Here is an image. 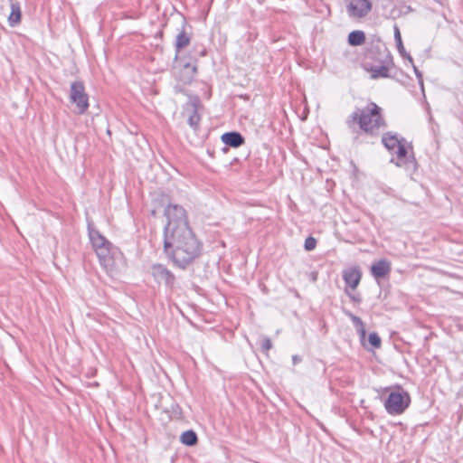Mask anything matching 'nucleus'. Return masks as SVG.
Instances as JSON below:
<instances>
[{"mask_svg":"<svg viewBox=\"0 0 463 463\" xmlns=\"http://www.w3.org/2000/svg\"><path fill=\"white\" fill-rule=\"evenodd\" d=\"M164 249L171 260H194L199 257L202 245L191 229H185L172 240H164Z\"/></svg>","mask_w":463,"mask_h":463,"instance_id":"nucleus-1","label":"nucleus"},{"mask_svg":"<svg viewBox=\"0 0 463 463\" xmlns=\"http://www.w3.org/2000/svg\"><path fill=\"white\" fill-rule=\"evenodd\" d=\"M357 123L361 130L371 136L379 134L381 128L385 127L384 119L381 114V108L375 103H370L364 109H357L349 117L347 124L351 128Z\"/></svg>","mask_w":463,"mask_h":463,"instance_id":"nucleus-2","label":"nucleus"},{"mask_svg":"<svg viewBox=\"0 0 463 463\" xmlns=\"http://www.w3.org/2000/svg\"><path fill=\"white\" fill-rule=\"evenodd\" d=\"M167 224L164 231V239L172 240L176 234L190 229L185 210L177 204H169L165 210Z\"/></svg>","mask_w":463,"mask_h":463,"instance_id":"nucleus-3","label":"nucleus"},{"mask_svg":"<svg viewBox=\"0 0 463 463\" xmlns=\"http://www.w3.org/2000/svg\"><path fill=\"white\" fill-rule=\"evenodd\" d=\"M389 392L388 397L384 401V408L391 415H400L410 406V394L402 387L396 386L393 389L386 388Z\"/></svg>","mask_w":463,"mask_h":463,"instance_id":"nucleus-4","label":"nucleus"},{"mask_svg":"<svg viewBox=\"0 0 463 463\" xmlns=\"http://www.w3.org/2000/svg\"><path fill=\"white\" fill-rule=\"evenodd\" d=\"M89 236L92 247L99 260H115L116 250L111 248V243L95 229H89Z\"/></svg>","mask_w":463,"mask_h":463,"instance_id":"nucleus-5","label":"nucleus"},{"mask_svg":"<svg viewBox=\"0 0 463 463\" xmlns=\"http://www.w3.org/2000/svg\"><path fill=\"white\" fill-rule=\"evenodd\" d=\"M380 58L382 59L381 64H367V71L371 73V78L392 77V71L394 69V62L390 51L383 50Z\"/></svg>","mask_w":463,"mask_h":463,"instance_id":"nucleus-6","label":"nucleus"},{"mask_svg":"<svg viewBox=\"0 0 463 463\" xmlns=\"http://www.w3.org/2000/svg\"><path fill=\"white\" fill-rule=\"evenodd\" d=\"M392 153L396 155V158L392 157L390 161L391 163L398 167H412L416 169L417 163L412 153V146L406 139Z\"/></svg>","mask_w":463,"mask_h":463,"instance_id":"nucleus-7","label":"nucleus"},{"mask_svg":"<svg viewBox=\"0 0 463 463\" xmlns=\"http://www.w3.org/2000/svg\"><path fill=\"white\" fill-rule=\"evenodd\" d=\"M346 13L352 20H361L366 17L373 8L372 0H347Z\"/></svg>","mask_w":463,"mask_h":463,"instance_id":"nucleus-8","label":"nucleus"},{"mask_svg":"<svg viewBox=\"0 0 463 463\" xmlns=\"http://www.w3.org/2000/svg\"><path fill=\"white\" fill-rule=\"evenodd\" d=\"M70 99L72 103L76 104L79 114H83L87 111L89 98L81 81H74L71 84Z\"/></svg>","mask_w":463,"mask_h":463,"instance_id":"nucleus-9","label":"nucleus"},{"mask_svg":"<svg viewBox=\"0 0 463 463\" xmlns=\"http://www.w3.org/2000/svg\"><path fill=\"white\" fill-rule=\"evenodd\" d=\"M362 278V271L358 267H352L343 271V279L346 284L347 288L354 290Z\"/></svg>","mask_w":463,"mask_h":463,"instance_id":"nucleus-10","label":"nucleus"},{"mask_svg":"<svg viewBox=\"0 0 463 463\" xmlns=\"http://www.w3.org/2000/svg\"><path fill=\"white\" fill-rule=\"evenodd\" d=\"M153 276L158 282H165V285L171 286L174 283V275L165 269L162 264L158 263L153 266Z\"/></svg>","mask_w":463,"mask_h":463,"instance_id":"nucleus-11","label":"nucleus"},{"mask_svg":"<svg viewBox=\"0 0 463 463\" xmlns=\"http://www.w3.org/2000/svg\"><path fill=\"white\" fill-rule=\"evenodd\" d=\"M383 50L389 51L387 47L381 42H377L376 44L368 49L365 53V59L367 61H371V62L367 61V64H381L380 61L382 59L380 57L382 52H383Z\"/></svg>","mask_w":463,"mask_h":463,"instance_id":"nucleus-12","label":"nucleus"},{"mask_svg":"<svg viewBox=\"0 0 463 463\" xmlns=\"http://www.w3.org/2000/svg\"><path fill=\"white\" fill-rule=\"evenodd\" d=\"M178 67L182 71L181 80L184 83L191 82L196 72V66L190 62H184L182 61H178L176 60V65L175 66V69H177Z\"/></svg>","mask_w":463,"mask_h":463,"instance_id":"nucleus-13","label":"nucleus"},{"mask_svg":"<svg viewBox=\"0 0 463 463\" xmlns=\"http://www.w3.org/2000/svg\"><path fill=\"white\" fill-rule=\"evenodd\" d=\"M221 139L225 145L234 148L241 146L245 142L242 135L236 131L222 134Z\"/></svg>","mask_w":463,"mask_h":463,"instance_id":"nucleus-14","label":"nucleus"},{"mask_svg":"<svg viewBox=\"0 0 463 463\" xmlns=\"http://www.w3.org/2000/svg\"><path fill=\"white\" fill-rule=\"evenodd\" d=\"M404 140L405 138L399 137L397 134L392 132H387L382 137V143L390 152L394 151Z\"/></svg>","mask_w":463,"mask_h":463,"instance_id":"nucleus-15","label":"nucleus"},{"mask_svg":"<svg viewBox=\"0 0 463 463\" xmlns=\"http://www.w3.org/2000/svg\"><path fill=\"white\" fill-rule=\"evenodd\" d=\"M185 24H186L185 21L183 20V29L181 32L178 33V34L175 37V52H176L175 60H177L178 53L180 52V51L182 49L185 48L186 46H188L190 43V41H191L190 36L184 31Z\"/></svg>","mask_w":463,"mask_h":463,"instance_id":"nucleus-16","label":"nucleus"},{"mask_svg":"<svg viewBox=\"0 0 463 463\" xmlns=\"http://www.w3.org/2000/svg\"><path fill=\"white\" fill-rule=\"evenodd\" d=\"M11 13L8 16V23L11 26H14L21 22L22 12L20 3L17 0H9Z\"/></svg>","mask_w":463,"mask_h":463,"instance_id":"nucleus-17","label":"nucleus"},{"mask_svg":"<svg viewBox=\"0 0 463 463\" xmlns=\"http://www.w3.org/2000/svg\"><path fill=\"white\" fill-rule=\"evenodd\" d=\"M391 271L390 262H374L371 267L372 275L380 279L386 277Z\"/></svg>","mask_w":463,"mask_h":463,"instance_id":"nucleus-18","label":"nucleus"},{"mask_svg":"<svg viewBox=\"0 0 463 463\" xmlns=\"http://www.w3.org/2000/svg\"><path fill=\"white\" fill-rule=\"evenodd\" d=\"M344 314L350 318V320L353 322L354 326L356 327L357 333L360 336L361 341H364L365 338L366 331L365 326L362 319L354 315L349 310H344Z\"/></svg>","mask_w":463,"mask_h":463,"instance_id":"nucleus-19","label":"nucleus"},{"mask_svg":"<svg viewBox=\"0 0 463 463\" xmlns=\"http://www.w3.org/2000/svg\"><path fill=\"white\" fill-rule=\"evenodd\" d=\"M394 39L397 45V49L402 57L407 59L411 63H412V57L405 51V48L402 43L400 29L395 26L394 27Z\"/></svg>","mask_w":463,"mask_h":463,"instance_id":"nucleus-20","label":"nucleus"},{"mask_svg":"<svg viewBox=\"0 0 463 463\" xmlns=\"http://www.w3.org/2000/svg\"><path fill=\"white\" fill-rule=\"evenodd\" d=\"M365 41V34L363 31H353L348 35V43L352 46L362 45Z\"/></svg>","mask_w":463,"mask_h":463,"instance_id":"nucleus-21","label":"nucleus"},{"mask_svg":"<svg viewBox=\"0 0 463 463\" xmlns=\"http://www.w3.org/2000/svg\"><path fill=\"white\" fill-rule=\"evenodd\" d=\"M180 441L186 446H194L198 442V438L194 430H189L181 434Z\"/></svg>","mask_w":463,"mask_h":463,"instance_id":"nucleus-22","label":"nucleus"},{"mask_svg":"<svg viewBox=\"0 0 463 463\" xmlns=\"http://www.w3.org/2000/svg\"><path fill=\"white\" fill-rule=\"evenodd\" d=\"M200 122V116L197 112L195 104L192 105L190 115L188 117V124L194 130L198 128Z\"/></svg>","mask_w":463,"mask_h":463,"instance_id":"nucleus-23","label":"nucleus"},{"mask_svg":"<svg viewBox=\"0 0 463 463\" xmlns=\"http://www.w3.org/2000/svg\"><path fill=\"white\" fill-rule=\"evenodd\" d=\"M368 341L370 345L374 348H379L381 346V338L376 333H371L368 337Z\"/></svg>","mask_w":463,"mask_h":463,"instance_id":"nucleus-24","label":"nucleus"},{"mask_svg":"<svg viewBox=\"0 0 463 463\" xmlns=\"http://www.w3.org/2000/svg\"><path fill=\"white\" fill-rule=\"evenodd\" d=\"M316 245H317L316 239L309 236L306 239L304 247L307 250H312L316 248Z\"/></svg>","mask_w":463,"mask_h":463,"instance_id":"nucleus-25","label":"nucleus"},{"mask_svg":"<svg viewBox=\"0 0 463 463\" xmlns=\"http://www.w3.org/2000/svg\"><path fill=\"white\" fill-rule=\"evenodd\" d=\"M412 64V67H413V71H414V73L418 79V81H419V84L421 88V90H423V76H422V73L419 71V69L413 64V62L411 63Z\"/></svg>","mask_w":463,"mask_h":463,"instance_id":"nucleus-26","label":"nucleus"},{"mask_svg":"<svg viewBox=\"0 0 463 463\" xmlns=\"http://www.w3.org/2000/svg\"><path fill=\"white\" fill-rule=\"evenodd\" d=\"M272 347V344L269 338H263L261 342V348L263 351L268 352Z\"/></svg>","mask_w":463,"mask_h":463,"instance_id":"nucleus-27","label":"nucleus"},{"mask_svg":"<svg viewBox=\"0 0 463 463\" xmlns=\"http://www.w3.org/2000/svg\"><path fill=\"white\" fill-rule=\"evenodd\" d=\"M345 293L350 297V298L354 301V302H357L359 303L361 301V298L359 295H354V294H351L349 292V289L347 288H345Z\"/></svg>","mask_w":463,"mask_h":463,"instance_id":"nucleus-28","label":"nucleus"},{"mask_svg":"<svg viewBox=\"0 0 463 463\" xmlns=\"http://www.w3.org/2000/svg\"><path fill=\"white\" fill-rule=\"evenodd\" d=\"M180 269H185L186 267H187V264L189 262H183V261H180V262H175Z\"/></svg>","mask_w":463,"mask_h":463,"instance_id":"nucleus-29","label":"nucleus"},{"mask_svg":"<svg viewBox=\"0 0 463 463\" xmlns=\"http://www.w3.org/2000/svg\"><path fill=\"white\" fill-rule=\"evenodd\" d=\"M292 361H293L294 364H297L298 363L301 362V357L297 355V354L293 355L292 356Z\"/></svg>","mask_w":463,"mask_h":463,"instance_id":"nucleus-30","label":"nucleus"},{"mask_svg":"<svg viewBox=\"0 0 463 463\" xmlns=\"http://www.w3.org/2000/svg\"><path fill=\"white\" fill-rule=\"evenodd\" d=\"M317 272H312L311 273V279H312V281H316L317 280Z\"/></svg>","mask_w":463,"mask_h":463,"instance_id":"nucleus-31","label":"nucleus"},{"mask_svg":"<svg viewBox=\"0 0 463 463\" xmlns=\"http://www.w3.org/2000/svg\"><path fill=\"white\" fill-rule=\"evenodd\" d=\"M100 265L105 269H108V265L107 264H112V262H99Z\"/></svg>","mask_w":463,"mask_h":463,"instance_id":"nucleus-32","label":"nucleus"}]
</instances>
